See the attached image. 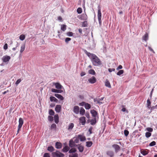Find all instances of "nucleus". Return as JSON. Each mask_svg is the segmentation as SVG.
Returning <instances> with one entry per match:
<instances>
[{"mask_svg":"<svg viewBox=\"0 0 157 157\" xmlns=\"http://www.w3.org/2000/svg\"><path fill=\"white\" fill-rule=\"evenodd\" d=\"M98 17L99 23L100 26L101 25L102 21L101 18V9L99 6L98 7Z\"/></svg>","mask_w":157,"mask_h":157,"instance_id":"7ed1b4c3","label":"nucleus"},{"mask_svg":"<svg viewBox=\"0 0 157 157\" xmlns=\"http://www.w3.org/2000/svg\"><path fill=\"white\" fill-rule=\"evenodd\" d=\"M156 144V142L155 141H153L151 142L149 144L150 146H155Z\"/></svg>","mask_w":157,"mask_h":157,"instance_id":"3c124183","label":"nucleus"},{"mask_svg":"<svg viewBox=\"0 0 157 157\" xmlns=\"http://www.w3.org/2000/svg\"><path fill=\"white\" fill-rule=\"evenodd\" d=\"M157 108V105H156L155 106H153L152 107H151V110H152L154 109H155V108Z\"/></svg>","mask_w":157,"mask_h":157,"instance_id":"774afa93","label":"nucleus"},{"mask_svg":"<svg viewBox=\"0 0 157 157\" xmlns=\"http://www.w3.org/2000/svg\"><path fill=\"white\" fill-rule=\"evenodd\" d=\"M62 147V144L59 142H56L55 144V147L57 149H60Z\"/></svg>","mask_w":157,"mask_h":157,"instance_id":"2eb2a0df","label":"nucleus"},{"mask_svg":"<svg viewBox=\"0 0 157 157\" xmlns=\"http://www.w3.org/2000/svg\"><path fill=\"white\" fill-rule=\"evenodd\" d=\"M86 74V73L85 72H82L81 73H80V75L81 76H83L84 75H85Z\"/></svg>","mask_w":157,"mask_h":157,"instance_id":"69168bd1","label":"nucleus"},{"mask_svg":"<svg viewBox=\"0 0 157 157\" xmlns=\"http://www.w3.org/2000/svg\"><path fill=\"white\" fill-rule=\"evenodd\" d=\"M87 22L86 21H84L82 23V26L83 27H87Z\"/></svg>","mask_w":157,"mask_h":157,"instance_id":"58836bf2","label":"nucleus"},{"mask_svg":"<svg viewBox=\"0 0 157 157\" xmlns=\"http://www.w3.org/2000/svg\"><path fill=\"white\" fill-rule=\"evenodd\" d=\"M79 108L78 106H75L74 107L73 111L76 114H78L79 112Z\"/></svg>","mask_w":157,"mask_h":157,"instance_id":"f8f14e48","label":"nucleus"},{"mask_svg":"<svg viewBox=\"0 0 157 157\" xmlns=\"http://www.w3.org/2000/svg\"><path fill=\"white\" fill-rule=\"evenodd\" d=\"M71 40V39L70 38L67 37L65 39V42L66 43H68V42Z\"/></svg>","mask_w":157,"mask_h":157,"instance_id":"603ef678","label":"nucleus"},{"mask_svg":"<svg viewBox=\"0 0 157 157\" xmlns=\"http://www.w3.org/2000/svg\"><path fill=\"white\" fill-rule=\"evenodd\" d=\"M69 147L68 146H66L62 149V151L64 152H67L69 150Z\"/></svg>","mask_w":157,"mask_h":157,"instance_id":"6ab92c4d","label":"nucleus"},{"mask_svg":"<svg viewBox=\"0 0 157 157\" xmlns=\"http://www.w3.org/2000/svg\"><path fill=\"white\" fill-rule=\"evenodd\" d=\"M25 38V36L24 35L22 34L19 36V39L21 40H24Z\"/></svg>","mask_w":157,"mask_h":157,"instance_id":"ea45409f","label":"nucleus"},{"mask_svg":"<svg viewBox=\"0 0 157 157\" xmlns=\"http://www.w3.org/2000/svg\"><path fill=\"white\" fill-rule=\"evenodd\" d=\"M96 118H94L91 120L90 121V124L91 125H94L96 124Z\"/></svg>","mask_w":157,"mask_h":157,"instance_id":"cd10ccee","label":"nucleus"},{"mask_svg":"<svg viewBox=\"0 0 157 157\" xmlns=\"http://www.w3.org/2000/svg\"><path fill=\"white\" fill-rule=\"evenodd\" d=\"M48 121H52L53 120V117H52V116H48Z\"/></svg>","mask_w":157,"mask_h":157,"instance_id":"8fccbe9b","label":"nucleus"},{"mask_svg":"<svg viewBox=\"0 0 157 157\" xmlns=\"http://www.w3.org/2000/svg\"><path fill=\"white\" fill-rule=\"evenodd\" d=\"M124 73V70H120L117 73V75H120L121 74H123Z\"/></svg>","mask_w":157,"mask_h":157,"instance_id":"37998d69","label":"nucleus"},{"mask_svg":"<svg viewBox=\"0 0 157 157\" xmlns=\"http://www.w3.org/2000/svg\"><path fill=\"white\" fill-rule=\"evenodd\" d=\"M148 49L150 51H151L154 53H155V52L151 47H148Z\"/></svg>","mask_w":157,"mask_h":157,"instance_id":"680f3d73","label":"nucleus"},{"mask_svg":"<svg viewBox=\"0 0 157 157\" xmlns=\"http://www.w3.org/2000/svg\"><path fill=\"white\" fill-rule=\"evenodd\" d=\"M86 146L88 147H90L92 145L93 143L91 141H87L86 142Z\"/></svg>","mask_w":157,"mask_h":157,"instance_id":"c756f323","label":"nucleus"},{"mask_svg":"<svg viewBox=\"0 0 157 157\" xmlns=\"http://www.w3.org/2000/svg\"><path fill=\"white\" fill-rule=\"evenodd\" d=\"M66 34L68 36H72L73 34V33L72 32H68Z\"/></svg>","mask_w":157,"mask_h":157,"instance_id":"de8ad7c7","label":"nucleus"},{"mask_svg":"<svg viewBox=\"0 0 157 157\" xmlns=\"http://www.w3.org/2000/svg\"><path fill=\"white\" fill-rule=\"evenodd\" d=\"M84 52L90 59L93 65L98 66L102 64L101 61L96 55L88 52L86 50H84Z\"/></svg>","mask_w":157,"mask_h":157,"instance_id":"f257e3e1","label":"nucleus"},{"mask_svg":"<svg viewBox=\"0 0 157 157\" xmlns=\"http://www.w3.org/2000/svg\"><path fill=\"white\" fill-rule=\"evenodd\" d=\"M85 110L83 108H81L79 111L80 114L82 115L85 113Z\"/></svg>","mask_w":157,"mask_h":157,"instance_id":"7c9ffc66","label":"nucleus"},{"mask_svg":"<svg viewBox=\"0 0 157 157\" xmlns=\"http://www.w3.org/2000/svg\"><path fill=\"white\" fill-rule=\"evenodd\" d=\"M11 57L10 56H3L2 59L3 62L4 63L8 62L10 59Z\"/></svg>","mask_w":157,"mask_h":157,"instance_id":"423d86ee","label":"nucleus"},{"mask_svg":"<svg viewBox=\"0 0 157 157\" xmlns=\"http://www.w3.org/2000/svg\"><path fill=\"white\" fill-rule=\"evenodd\" d=\"M148 39V35L147 33H146L144 36H143L142 39L145 41H146Z\"/></svg>","mask_w":157,"mask_h":157,"instance_id":"412c9836","label":"nucleus"},{"mask_svg":"<svg viewBox=\"0 0 157 157\" xmlns=\"http://www.w3.org/2000/svg\"><path fill=\"white\" fill-rule=\"evenodd\" d=\"M85 102H82L81 103H80L79 104V105L81 106H83L84 105H85Z\"/></svg>","mask_w":157,"mask_h":157,"instance_id":"338daca9","label":"nucleus"},{"mask_svg":"<svg viewBox=\"0 0 157 157\" xmlns=\"http://www.w3.org/2000/svg\"><path fill=\"white\" fill-rule=\"evenodd\" d=\"M147 130L149 132H152L153 130V128H147Z\"/></svg>","mask_w":157,"mask_h":157,"instance_id":"6e6d98bb","label":"nucleus"},{"mask_svg":"<svg viewBox=\"0 0 157 157\" xmlns=\"http://www.w3.org/2000/svg\"><path fill=\"white\" fill-rule=\"evenodd\" d=\"M61 106L60 105H57L55 107V110L56 112L59 113L61 111Z\"/></svg>","mask_w":157,"mask_h":157,"instance_id":"4468645a","label":"nucleus"},{"mask_svg":"<svg viewBox=\"0 0 157 157\" xmlns=\"http://www.w3.org/2000/svg\"><path fill=\"white\" fill-rule=\"evenodd\" d=\"M24 123L23 119L22 118H20L19 119V125L18 126V130L17 131V134L19 133V132L20 130Z\"/></svg>","mask_w":157,"mask_h":157,"instance_id":"20e7f679","label":"nucleus"},{"mask_svg":"<svg viewBox=\"0 0 157 157\" xmlns=\"http://www.w3.org/2000/svg\"><path fill=\"white\" fill-rule=\"evenodd\" d=\"M43 157H50L49 154L47 153H46L44 155Z\"/></svg>","mask_w":157,"mask_h":157,"instance_id":"5fc2aeb1","label":"nucleus"},{"mask_svg":"<svg viewBox=\"0 0 157 157\" xmlns=\"http://www.w3.org/2000/svg\"><path fill=\"white\" fill-rule=\"evenodd\" d=\"M112 147L114 149L116 153H117L120 150V147L119 145L117 144H114L112 145Z\"/></svg>","mask_w":157,"mask_h":157,"instance_id":"0eeeda50","label":"nucleus"},{"mask_svg":"<svg viewBox=\"0 0 157 157\" xmlns=\"http://www.w3.org/2000/svg\"><path fill=\"white\" fill-rule=\"evenodd\" d=\"M105 85L109 88H110L111 87V86L110 82L108 79H106L105 81Z\"/></svg>","mask_w":157,"mask_h":157,"instance_id":"4be33fe9","label":"nucleus"},{"mask_svg":"<svg viewBox=\"0 0 157 157\" xmlns=\"http://www.w3.org/2000/svg\"><path fill=\"white\" fill-rule=\"evenodd\" d=\"M78 138L80 139V140L81 141H85L86 140L85 137L82 135H78Z\"/></svg>","mask_w":157,"mask_h":157,"instance_id":"a211bd4d","label":"nucleus"},{"mask_svg":"<svg viewBox=\"0 0 157 157\" xmlns=\"http://www.w3.org/2000/svg\"><path fill=\"white\" fill-rule=\"evenodd\" d=\"M51 91L52 92L57 93H61L63 92L61 90H57L54 89H52Z\"/></svg>","mask_w":157,"mask_h":157,"instance_id":"aec40b11","label":"nucleus"},{"mask_svg":"<svg viewBox=\"0 0 157 157\" xmlns=\"http://www.w3.org/2000/svg\"><path fill=\"white\" fill-rule=\"evenodd\" d=\"M49 114L51 115H54V112L53 110L52 109L49 110Z\"/></svg>","mask_w":157,"mask_h":157,"instance_id":"c03bdc74","label":"nucleus"},{"mask_svg":"<svg viewBox=\"0 0 157 157\" xmlns=\"http://www.w3.org/2000/svg\"><path fill=\"white\" fill-rule=\"evenodd\" d=\"M147 107L150 108L151 107V102L149 99H148L147 100Z\"/></svg>","mask_w":157,"mask_h":157,"instance_id":"a19ab883","label":"nucleus"},{"mask_svg":"<svg viewBox=\"0 0 157 157\" xmlns=\"http://www.w3.org/2000/svg\"><path fill=\"white\" fill-rule=\"evenodd\" d=\"M140 152L143 155H146L148 154L149 150L146 149L145 150L142 149L141 150Z\"/></svg>","mask_w":157,"mask_h":157,"instance_id":"ddd939ff","label":"nucleus"},{"mask_svg":"<svg viewBox=\"0 0 157 157\" xmlns=\"http://www.w3.org/2000/svg\"><path fill=\"white\" fill-rule=\"evenodd\" d=\"M58 19L60 21H63L62 18L60 16H59L58 17Z\"/></svg>","mask_w":157,"mask_h":157,"instance_id":"0e129e2a","label":"nucleus"},{"mask_svg":"<svg viewBox=\"0 0 157 157\" xmlns=\"http://www.w3.org/2000/svg\"><path fill=\"white\" fill-rule=\"evenodd\" d=\"M90 113L94 118H96L97 117H98V113L96 111L94 110H92L91 111Z\"/></svg>","mask_w":157,"mask_h":157,"instance_id":"1a4fd4ad","label":"nucleus"},{"mask_svg":"<svg viewBox=\"0 0 157 157\" xmlns=\"http://www.w3.org/2000/svg\"><path fill=\"white\" fill-rule=\"evenodd\" d=\"M80 122L83 125H84L86 123V118L84 117H82L79 118Z\"/></svg>","mask_w":157,"mask_h":157,"instance_id":"9d476101","label":"nucleus"},{"mask_svg":"<svg viewBox=\"0 0 157 157\" xmlns=\"http://www.w3.org/2000/svg\"><path fill=\"white\" fill-rule=\"evenodd\" d=\"M77 151L76 149L74 148L71 149L69 151V153H75Z\"/></svg>","mask_w":157,"mask_h":157,"instance_id":"72a5a7b5","label":"nucleus"},{"mask_svg":"<svg viewBox=\"0 0 157 157\" xmlns=\"http://www.w3.org/2000/svg\"><path fill=\"white\" fill-rule=\"evenodd\" d=\"M69 145L70 147H73L75 146V142L72 140H71L70 141Z\"/></svg>","mask_w":157,"mask_h":157,"instance_id":"393cba45","label":"nucleus"},{"mask_svg":"<svg viewBox=\"0 0 157 157\" xmlns=\"http://www.w3.org/2000/svg\"><path fill=\"white\" fill-rule=\"evenodd\" d=\"M106 154L109 157H113L114 155V154L113 151H108L106 152Z\"/></svg>","mask_w":157,"mask_h":157,"instance_id":"9b49d317","label":"nucleus"},{"mask_svg":"<svg viewBox=\"0 0 157 157\" xmlns=\"http://www.w3.org/2000/svg\"><path fill=\"white\" fill-rule=\"evenodd\" d=\"M88 81L91 84H94L96 82V79L95 77L92 76V77L89 79Z\"/></svg>","mask_w":157,"mask_h":157,"instance_id":"6e6552de","label":"nucleus"},{"mask_svg":"<svg viewBox=\"0 0 157 157\" xmlns=\"http://www.w3.org/2000/svg\"><path fill=\"white\" fill-rule=\"evenodd\" d=\"M56 125L55 124H52L51 128V129H56Z\"/></svg>","mask_w":157,"mask_h":157,"instance_id":"49530a36","label":"nucleus"},{"mask_svg":"<svg viewBox=\"0 0 157 157\" xmlns=\"http://www.w3.org/2000/svg\"><path fill=\"white\" fill-rule=\"evenodd\" d=\"M74 141L75 144L78 143L79 142V138L77 137L76 138Z\"/></svg>","mask_w":157,"mask_h":157,"instance_id":"4d7b16f0","label":"nucleus"},{"mask_svg":"<svg viewBox=\"0 0 157 157\" xmlns=\"http://www.w3.org/2000/svg\"><path fill=\"white\" fill-rule=\"evenodd\" d=\"M124 133L125 136H127L129 134V132L128 130H125L124 131Z\"/></svg>","mask_w":157,"mask_h":157,"instance_id":"09e8293b","label":"nucleus"},{"mask_svg":"<svg viewBox=\"0 0 157 157\" xmlns=\"http://www.w3.org/2000/svg\"><path fill=\"white\" fill-rule=\"evenodd\" d=\"M21 79H18L16 82L15 84L17 86L21 81Z\"/></svg>","mask_w":157,"mask_h":157,"instance_id":"864d4df0","label":"nucleus"},{"mask_svg":"<svg viewBox=\"0 0 157 157\" xmlns=\"http://www.w3.org/2000/svg\"><path fill=\"white\" fill-rule=\"evenodd\" d=\"M61 26V29L63 31H64L66 30V25H62Z\"/></svg>","mask_w":157,"mask_h":157,"instance_id":"473e14b6","label":"nucleus"},{"mask_svg":"<svg viewBox=\"0 0 157 157\" xmlns=\"http://www.w3.org/2000/svg\"><path fill=\"white\" fill-rule=\"evenodd\" d=\"M78 148L80 152H82L83 151L84 148L83 146L80 144H78Z\"/></svg>","mask_w":157,"mask_h":157,"instance_id":"f3484780","label":"nucleus"},{"mask_svg":"<svg viewBox=\"0 0 157 157\" xmlns=\"http://www.w3.org/2000/svg\"><path fill=\"white\" fill-rule=\"evenodd\" d=\"M93 129V127H90L89 129V132H90V134H91L92 133V130Z\"/></svg>","mask_w":157,"mask_h":157,"instance_id":"13d9d810","label":"nucleus"},{"mask_svg":"<svg viewBox=\"0 0 157 157\" xmlns=\"http://www.w3.org/2000/svg\"><path fill=\"white\" fill-rule=\"evenodd\" d=\"M115 70V69L114 68H109L108 69L109 71L111 72L113 71H114Z\"/></svg>","mask_w":157,"mask_h":157,"instance_id":"052dcab7","label":"nucleus"},{"mask_svg":"<svg viewBox=\"0 0 157 157\" xmlns=\"http://www.w3.org/2000/svg\"><path fill=\"white\" fill-rule=\"evenodd\" d=\"M74 127V124L73 123H70L68 126L67 129L69 131L71 130Z\"/></svg>","mask_w":157,"mask_h":157,"instance_id":"b1692460","label":"nucleus"},{"mask_svg":"<svg viewBox=\"0 0 157 157\" xmlns=\"http://www.w3.org/2000/svg\"><path fill=\"white\" fill-rule=\"evenodd\" d=\"M54 150V147L52 146H49L47 148V150L51 152H53Z\"/></svg>","mask_w":157,"mask_h":157,"instance_id":"c85d7f7f","label":"nucleus"},{"mask_svg":"<svg viewBox=\"0 0 157 157\" xmlns=\"http://www.w3.org/2000/svg\"><path fill=\"white\" fill-rule=\"evenodd\" d=\"M25 44H23L21 46V50L20 51V52L21 53H22L25 50Z\"/></svg>","mask_w":157,"mask_h":157,"instance_id":"f704fd0d","label":"nucleus"},{"mask_svg":"<svg viewBox=\"0 0 157 157\" xmlns=\"http://www.w3.org/2000/svg\"><path fill=\"white\" fill-rule=\"evenodd\" d=\"M3 48L5 50H6L8 48V45L7 44H5Z\"/></svg>","mask_w":157,"mask_h":157,"instance_id":"bf43d9fd","label":"nucleus"},{"mask_svg":"<svg viewBox=\"0 0 157 157\" xmlns=\"http://www.w3.org/2000/svg\"><path fill=\"white\" fill-rule=\"evenodd\" d=\"M151 134L150 132H147L145 133V136L147 138H149L151 136Z\"/></svg>","mask_w":157,"mask_h":157,"instance_id":"79ce46f5","label":"nucleus"},{"mask_svg":"<svg viewBox=\"0 0 157 157\" xmlns=\"http://www.w3.org/2000/svg\"><path fill=\"white\" fill-rule=\"evenodd\" d=\"M91 105L88 103H85V108L87 109H88L90 108Z\"/></svg>","mask_w":157,"mask_h":157,"instance_id":"2f4dec72","label":"nucleus"},{"mask_svg":"<svg viewBox=\"0 0 157 157\" xmlns=\"http://www.w3.org/2000/svg\"><path fill=\"white\" fill-rule=\"evenodd\" d=\"M50 99L51 101H54L56 102H57L58 101V100L54 97H50Z\"/></svg>","mask_w":157,"mask_h":157,"instance_id":"bb28decb","label":"nucleus"},{"mask_svg":"<svg viewBox=\"0 0 157 157\" xmlns=\"http://www.w3.org/2000/svg\"><path fill=\"white\" fill-rule=\"evenodd\" d=\"M54 118L55 122L56 124H58L59 121V117L58 115V114L55 115L54 116Z\"/></svg>","mask_w":157,"mask_h":157,"instance_id":"5701e85b","label":"nucleus"},{"mask_svg":"<svg viewBox=\"0 0 157 157\" xmlns=\"http://www.w3.org/2000/svg\"><path fill=\"white\" fill-rule=\"evenodd\" d=\"M89 73L92 75H94L96 73L95 71L93 69H90L88 71Z\"/></svg>","mask_w":157,"mask_h":157,"instance_id":"c9c22d12","label":"nucleus"},{"mask_svg":"<svg viewBox=\"0 0 157 157\" xmlns=\"http://www.w3.org/2000/svg\"><path fill=\"white\" fill-rule=\"evenodd\" d=\"M78 17V19L81 20L86 21L87 19V16L86 13H82Z\"/></svg>","mask_w":157,"mask_h":157,"instance_id":"39448f33","label":"nucleus"},{"mask_svg":"<svg viewBox=\"0 0 157 157\" xmlns=\"http://www.w3.org/2000/svg\"><path fill=\"white\" fill-rule=\"evenodd\" d=\"M55 96L57 98L60 99L61 100H63L64 99L63 97L61 95L58 94H55Z\"/></svg>","mask_w":157,"mask_h":157,"instance_id":"a878e982","label":"nucleus"},{"mask_svg":"<svg viewBox=\"0 0 157 157\" xmlns=\"http://www.w3.org/2000/svg\"><path fill=\"white\" fill-rule=\"evenodd\" d=\"M78 155L77 153H72L71 155H69V157H78Z\"/></svg>","mask_w":157,"mask_h":157,"instance_id":"4c0bfd02","label":"nucleus"},{"mask_svg":"<svg viewBox=\"0 0 157 157\" xmlns=\"http://www.w3.org/2000/svg\"><path fill=\"white\" fill-rule=\"evenodd\" d=\"M122 68V66L121 65H120L117 68V70L121 69Z\"/></svg>","mask_w":157,"mask_h":157,"instance_id":"e2e57ef3","label":"nucleus"},{"mask_svg":"<svg viewBox=\"0 0 157 157\" xmlns=\"http://www.w3.org/2000/svg\"><path fill=\"white\" fill-rule=\"evenodd\" d=\"M98 100L99 99H98V98H95L94 99V101L97 104L98 103L99 104H102V103L101 102H99L98 101Z\"/></svg>","mask_w":157,"mask_h":157,"instance_id":"e433bc0d","label":"nucleus"},{"mask_svg":"<svg viewBox=\"0 0 157 157\" xmlns=\"http://www.w3.org/2000/svg\"><path fill=\"white\" fill-rule=\"evenodd\" d=\"M77 12L79 13H81L82 12V9L81 8H78L77 10Z\"/></svg>","mask_w":157,"mask_h":157,"instance_id":"a18cd8bd","label":"nucleus"},{"mask_svg":"<svg viewBox=\"0 0 157 157\" xmlns=\"http://www.w3.org/2000/svg\"><path fill=\"white\" fill-rule=\"evenodd\" d=\"M52 155L53 157H63L64 156V154L59 152L58 151L52 152Z\"/></svg>","mask_w":157,"mask_h":157,"instance_id":"f03ea898","label":"nucleus"},{"mask_svg":"<svg viewBox=\"0 0 157 157\" xmlns=\"http://www.w3.org/2000/svg\"><path fill=\"white\" fill-rule=\"evenodd\" d=\"M54 84L56 88L58 89H60L62 88V85L59 83H55Z\"/></svg>","mask_w":157,"mask_h":157,"instance_id":"dca6fc26","label":"nucleus"}]
</instances>
